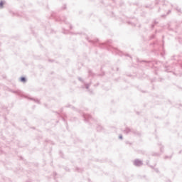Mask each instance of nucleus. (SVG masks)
Wrapping results in <instances>:
<instances>
[{
  "label": "nucleus",
  "instance_id": "obj_1",
  "mask_svg": "<svg viewBox=\"0 0 182 182\" xmlns=\"http://www.w3.org/2000/svg\"><path fill=\"white\" fill-rule=\"evenodd\" d=\"M21 82H23V83L26 82V79L25 78V77H21Z\"/></svg>",
  "mask_w": 182,
  "mask_h": 182
},
{
  "label": "nucleus",
  "instance_id": "obj_2",
  "mask_svg": "<svg viewBox=\"0 0 182 182\" xmlns=\"http://www.w3.org/2000/svg\"><path fill=\"white\" fill-rule=\"evenodd\" d=\"M2 6H4V2H0V8H2Z\"/></svg>",
  "mask_w": 182,
  "mask_h": 182
}]
</instances>
